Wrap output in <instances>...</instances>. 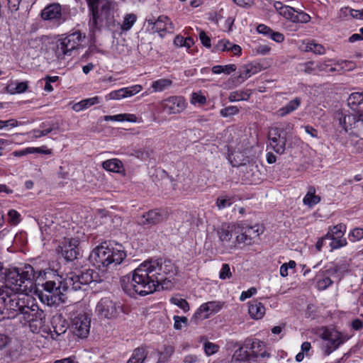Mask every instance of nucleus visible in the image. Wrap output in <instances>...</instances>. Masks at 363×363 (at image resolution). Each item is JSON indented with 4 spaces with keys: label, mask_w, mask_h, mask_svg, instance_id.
Masks as SVG:
<instances>
[{
    "label": "nucleus",
    "mask_w": 363,
    "mask_h": 363,
    "mask_svg": "<svg viewBox=\"0 0 363 363\" xmlns=\"http://www.w3.org/2000/svg\"><path fill=\"white\" fill-rule=\"evenodd\" d=\"M44 279L42 270H35L30 264L21 268H13L5 277V286L0 287V304L4 305L8 315L14 318L22 314L27 322L42 319L43 311L35 301L34 295L40 298L39 294L44 293L36 289L33 279Z\"/></svg>",
    "instance_id": "1"
},
{
    "label": "nucleus",
    "mask_w": 363,
    "mask_h": 363,
    "mask_svg": "<svg viewBox=\"0 0 363 363\" xmlns=\"http://www.w3.org/2000/svg\"><path fill=\"white\" fill-rule=\"evenodd\" d=\"M176 274L175 267L170 260L149 259L140 264L131 277L121 280L123 291L129 296H145L160 289L167 288V282Z\"/></svg>",
    "instance_id": "2"
},
{
    "label": "nucleus",
    "mask_w": 363,
    "mask_h": 363,
    "mask_svg": "<svg viewBox=\"0 0 363 363\" xmlns=\"http://www.w3.org/2000/svg\"><path fill=\"white\" fill-rule=\"evenodd\" d=\"M45 282L42 284L45 294H39L40 300L48 306L58 305L65 301L64 293L68 290H86L88 284L94 281V272L88 269L79 274L71 273L66 279L47 269L42 270Z\"/></svg>",
    "instance_id": "3"
},
{
    "label": "nucleus",
    "mask_w": 363,
    "mask_h": 363,
    "mask_svg": "<svg viewBox=\"0 0 363 363\" xmlns=\"http://www.w3.org/2000/svg\"><path fill=\"white\" fill-rule=\"evenodd\" d=\"M126 254L121 245L104 242L92 250L89 259L96 267L104 269L121 264Z\"/></svg>",
    "instance_id": "4"
},
{
    "label": "nucleus",
    "mask_w": 363,
    "mask_h": 363,
    "mask_svg": "<svg viewBox=\"0 0 363 363\" xmlns=\"http://www.w3.org/2000/svg\"><path fill=\"white\" fill-rule=\"evenodd\" d=\"M335 119L339 126L350 135L359 136L363 133L362 110H339L335 113Z\"/></svg>",
    "instance_id": "5"
},
{
    "label": "nucleus",
    "mask_w": 363,
    "mask_h": 363,
    "mask_svg": "<svg viewBox=\"0 0 363 363\" xmlns=\"http://www.w3.org/2000/svg\"><path fill=\"white\" fill-rule=\"evenodd\" d=\"M91 11L89 26L91 30L99 29L105 20H107L111 12L110 0H86Z\"/></svg>",
    "instance_id": "6"
},
{
    "label": "nucleus",
    "mask_w": 363,
    "mask_h": 363,
    "mask_svg": "<svg viewBox=\"0 0 363 363\" xmlns=\"http://www.w3.org/2000/svg\"><path fill=\"white\" fill-rule=\"evenodd\" d=\"M85 36L81 32L75 31L60 38L56 42L55 55L59 59L71 55L72 52L80 48Z\"/></svg>",
    "instance_id": "7"
},
{
    "label": "nucleus",
    "mask_w": 363,
    "mask_h": 363,
    "mask_svg": "<svg viewBox=\"0 0 363 363\" xmlns=\"http://www.w3.org/2000/svg\"><path fill=\"white\" fill-rule=\"evenodd\" d=\"M321 338L328 343L325 349L326 355L330 354L333 351L336 350L340 345L347 341L350 338V335L340 332L334 328H325L321 334Z\"/></svg>",
    "instance_id": "8"
},
{
    "label": "nucleus",
    "mask_w": 363,
    "mask_h": 363,
    "mask_svg": "<svg viewBox=\"0 0 363 363\" xmlns=\"http://www.w3.org/2000/svg\"><path fill=\"white\" fill-rule=\"evenodd\" d=\"M162 111L168 115H175L183 112L186 106V99L181 96H171L160 102Z\"/></svg>",
    "instance_id": "9"
},
{
    "label": "nucleus",
    "mask_w": 363,
    "mask_h": 363,
    "mask_svg": "<svg viewBox=\"0 0 363 363\" xmlns=\"http://www.w3.org/2000/svg\"><path fill=\"white\" fill-rule=\"evenodd\" d=\"M72 328L79 337H86L90 330V318L84 312H76L72 315Z\"/></svg>",
    "instance_id": "10"
},
{
    "label": "nucleus",
    "mask_w": 363,
    "mask_h": 363,
    "mask_svg": "<svg viewBox=\"0 0 363 363\" xmlns=\"http://www.w3.org/2000/svg\"><path fill=\"white\" fill-rule=\"evenodd\" d=\"M41 17L54 25L60 26L66 21L62 6L58 3H53L45 6L41 11Z\"/></svg>",
    "instance_id": "11"
},
{
    "label": "nucleus",
    "mask_w": 363,
    "mask_h": 363,
    "mask_svg": "<svg viewBox=\"0 0 363 363\" xmlns=\"http://www.w3.org/2000/svg\"><path fill=\"white\" fill-rule=\"evenodd\" d=\"M79 240L78 238H64L57 248V252L67 261H72L77 257L78 245Z\"/></svg>",
    "instance_id": "12"
},
{
    "label": "nucleus",
    "mask_w": 363,
    "mask_h": 363,
    "mask_svg": "<svg viewBox=\"0 0 363 363\" xmlns=\"http://www.w3.org/2000/svg\"><path fill=\"white\" fill-rule=\"evenodd\" d=\"M269 144L270 147L277 154L285 152L286 145V133L280 128H274L269 132Z\"/></svg>",
    "instance_id": "13"
},
{
    "label": "nucleus",
    "mask_w": 363,
    "mask_h": 363,
    "mask_svg": "<svg viewBox=\"0 0 363 363\" xmlns=\"http://www.w3.org/2000/svg\"><path fill=\"white\" fill-rule=\"evenodd\" d=\"M121 307L109 298H101L96 306V314L104 318L111 319L116 318Z\"/></svg>",
    "instance_id": "14"
},
{
    "label": "nucleus",
    "mask_w": 363,
    "mask_h": 363,
    "mask_svg": "<svg viewBox=\"0 0 363 363\" xmlns=\"http://www.w3.org/2000/svg\"><path fill=\"white\" fill-rule=\"evenodd\" d=\"M220 301H208L200 306L192 317V320L197 323L200 320L208 318L211 315L218 313L223 308Z\"/></svg>",
    "instance_id": "15"
},
{
    "label": "nucleus",
    "mask_w": 363,
    "mask_h": 363,
    "mask_svg": "<svg viewBox=\"0 0 363 363\" xmlns=\"http://www.w3.org/2000/svg\"><path fill=\"white\" fill-rule=\"evenodd\" d=\"M280 15L286 20L295 23H307L311 21V16L301 10H296L293 7H280Z\"/></svg>",
    "instance_id": "16"
},
{
    "label": "nucleus",
    "mask_w": 363,
    "mask_h": 363,
    "mask_svg": "<svg viewBox=\"0 0 363 363\" xmlns=\"http://www.w3.org/2000/svg\"><path fill=\"white\" fill-rule=\"evenodd\" d=\"M168 217L167 211L153 209L145 213L138 218L140 225H155L164 221Z\"/></svg>",
    "instance_id": "17"
},
{
    "label": "nucleus",
    "mask_w": 363,
    "mask_h": 363,
    "mask_svg": "<svg viewBox=\"0 0 363 363\" xmlns=\"http://www.w3.org/2000/svg\"><path fill=\"white\" fill-rule=\"evenodd\" d=\"M149 24H152V30L158 33L160 36L163 38L167 33H172L174 26L170 19L166 16H160L156 21L152 22L148 21Z\"/></svg>",
    "instance_id": "18"
},
{
    "label": "nucleus",
    "mask_w": 363,
    "mask_h": 363,
    "mask_svg": "<svg viewBox=\"0 0 363 363\" xmlns=\"http://www.w3.org/2000/svg\"><path fill=\"white\" fill-rule=\"evenodd\" d=\"M235 234L237 235L234 244L230 246V249H235L240 245H251L253 243V236L247 233L248 230H245L243 222L235 223Z\"/></svg>",
    "instance_id": "19"
},
{
    "label": "nucleus",
    "mask_w": 363,
    "mask_h": 363,
    "mask_svg": "<svg viewBox=\"0 0 363 363\" xmlns=\"http://www.w3.org/2000/svg\"><path fill=\"white\" fill-rule=\"evenodd\" d=\"M336 268H330L325 272H319L316 276V286L318 290H325L329 287L333 281L330 279V276H334L337 273Z\"/></svg>",
    "instance_id": "20"
},
{
    "label": "nucleus",
    "mask_w": 363,
    "mask_h": 363,
    "mask_svg": "<svg viewBox=\"0 0 363 363\" xmlns=\"http://www.w3.org/2000/svg\"><path fill=\"white\" fill-rule=\"evenodd\" d=\"M235 223H231L223 224L217 230L219 240L223 245L230 242L233 233H235Z\"/></svg>",
    "instance_id": "21"
},
{
    "label": "nucleus",
    "mask_w": 363,
    "mask_h": 363,
    "mask_svg": "<svg viewBox=\"0 0 363 363\" xmlns=\"http://www.w3.org/2000/svg\"><path fill=\"white\" fill-rule=\"evenodd\" d=\"M265 311L264 306L257 300L248 303V313L252 319H261L264 315Z\"/></svg>",
    "instance_id": "22"
},
{
    "label": "nucleus",
    "mask_w": 363,
    "mask_h": 363,
    "mask_svg": "<svg viewBox=\"0 0 363 363\" xmlns=\"http://www.w3.org/2000/svg\"><path fill=\"white\" fill-rule=\"evenodd\" d=\"M347 105L351 111H357L361 109L363 104V92H353L347 99Z\"/></svg>",
    "instance_id": "23"
},
{
    "label": "nucleus",
    "mask_w": 363,
    "mask_h": 363,
    "mask_svg": "<svg viewBox=\"0 0 363 363\" xmlns=\"http://www.w3.org/2000/svg\"><path fill=\"white\" fill-rule=\"evenodd\" d=\"M148 352L145 346L135 348L127 363H143L147 356Z\"/></svg>",
    "instance_id": "24"
},
{
    "label": "nucleus",
    "mask_w": 363,
    "mask_h": 363,
    "mask_svg": "<svg viewBox=\"0 0 363 363\" xmlns=\"http://www.w3.org/2000/svg\"><path fill=\"white\" fill-rule=\"evenodd\" d=\"M301 99L298 97L290 101L286 106L281 107L277 111L279 116L284 117L291 112L296 111L301 105Z\"/></svg>",
    "instance_id": "25"
},
{
    "label": "nucleus",
    "mask_w": 363,
    "mask_h": 363,
    "mask_svg": "<svg viewBox=\"0 0 363 363\" xmlns=\"http://www.w3.org/2000/svg\"><path fill=\"white\" fill-rule=\"evenodd\" d=\"M102 167L107 171L118 173L123 169V163L118 159H110L103 162Z\"/></svg>",
    "instance_id": "26"
},
{
    "label": "nucleus",
    "mask_w": 363,
    "mask_h": 363,
    "mask_svg": "<svg viewBox=\"0 0 363 363\" xmlns=\"http://www.w3.org/2000/svg\"><path fill=\"white\" fill-rule=\"evenodd\" d=\"M104 121H128L135 123L138 121V118L135 114L132 113H120L114 116H104Z\"/></svg>",
    "instance_id": "27"
},
{
    "label": "nucleus",
    "mask_w": 363,
    "mask_h": 363,
    "mask_svg": "<svg viewBox=\"0 0 363 363\" xmlns=\"http://www.w3.org/2000/svg\"><path fill=\"white\" fill-rule=\"evenodd\" d=\"M172 85V81L169 79L162 78L152 82L151 88L152 92H162L169 89Z\"/></svg>",
    "instance_id": "28"
},
{
    "label": "nucleus",
    "mask_w": 363,
    "mask_h": 363,
    "mask_svg": "<svg viewBox=\"0 0 363 363\" xmlns=\"http://www.w3.org/2000/svg\"><path fill=\"white\" fill-rule=\"evenodd\" d=\"M251 95V91L247 90H236L230 93L228 100L230 102L247 101Z\"/></svg>",
    "instance_id": "29"
},
{
    "label": "nucleus",
    "mask_w": 363,
    "mask_h": 363,
    "mask_svg": "<svg viewBox=\"0 0 363 363\" xmlns=\"http://www.w3.org/2000/svg\"><path fill=\"white\" fill-rule=\"evenodd\" d=\"M320 201V197L315 195V189L313 187L310 188L306 196L303 199V202L306 206L312 207Z\"/></svg>",
    "instance_id": "30"
},
{
    "label": "nucleus",
    "mask_w": 363,
    "mask_h": 363,
    "mask_svg": "<svg viewBox=\"0 0 363 363\" xmlns=\"http://www.w3.org/2000/svg\"><path fill=\"white\" fill-rule=\"evenodd\" d=\"M174 352V348L172 345H164L162 351L158 352L157 363L167 362Z\"/></svg>",
    "instance_id": "31"
},
{
    "label": "nucleus",
    "mask_w": 363,
    "mask_h": 363,
    "mask_svg": "<svg viewBox=\"0 0 363 363\" xmlns=\"http://www.w3.org/2000/svg\"><path fill=\"white\" fill-rule=\"evenodd\" d=\"M296 69L298 72L306 74H315L317 72L316 62L313 61H308L297 65Z\"/></svg>",
    "instance_id": "32"
},
{
    "label": "nucleus",
    "mask_w": 363,
    "mask_h": 363,
    "mask_svg": "<svg viewBox=\"0 0 363 363\" xmlns=\"http://www.w3.org/2000/svg\"><path fill=\"white\" fill-rule=\"evenodd\" d=\"M194 44V40L191 37L184 38L182 35H177L174 39V45L179 48H186L189 49Z\"/></svg>",
    "instance_id": "33"
},
{
    "label": "nucleus",
    "mask_w": 363,
    "mask_h": 363,
    "mask_svg": "<svg viewBox=\"0 0 363 363\" xmlns=\"http://www.w3.org/2000/svg\"><path fill=\"white\" fill-rule=\"evenodd\" d=\"M249 353L244 347L238 349L232 357V363H242L249 358Z\"/></svg>",
    "instance_id": "34"
},
{
    "label": "nucleus",
    "mask_w": 363,
    "mask_h": 363,
    "mask_svg": "<svg viewBox=\"0 0 363 363\" xmlns=\"http://www.w3.org/2000/svg\"><path fill=\"white\" fill-rule=\"evenodd\" d=\"M346 230V226L343 224H338L333 226L330 228L327 234L325 235V238L329 237H336V238H344V234Z\"/></svg>",
    "instance_id": "35"
},
{
    "label": "nucleus",
    "mask_w": 363,
    "mask_h": 363,
    "mask_svg": "<svg viewBox=\"0 0 363 363\" xmlns=\"http://www.w3.org/2000/svg\"><path fill=\"white\" fill-rule=\"evenodd\" d=\"M306 51L312 52L316 55H323L325 53V49L322 45L311 41L307 43Z\"/></svg>",
    "instance_id": "36"
},
{
    "label": "nucleus",
    "mask_w": 363,
    "mask_h": 363,
    "mask_svg": "<svg viewBox=\"0 0 363 363\" xmlns=\"http://www.w3.org/2000/svg\"><path fill=\"white\" fill-rule=\"evenodd\" d=\"M333 60L328 59L323 62H316L317 72H330L336 71V68L333 67Z\"/></svg>",
    "instance_id": "37"
},
{
    "label": "nucleus",
    "mask_w": 363,
    "mask_h": 363,
    "mask_svg": "<svg viewBox=\"0 0 363 363\" xmlns=\"http://www.w3.org/2000/svg\"><path fill=\"white\" fill-rule=\"evenodd\" d=\"M251 350L253 355L255 357L259 356L264 357L265 356V351L264 350V345L260 341L256 340L252 343Z\"/></svg>",
    "instance_id": "38"
},
{
    "label": "nucleus",
    "mask_w": 363,
    "mask_h": 363,
    "mask_svg": "<svg viewBox=\"0 0 363 363\" xmlns=\"http://www.w3.org/2000/svg\"><path fill=\"white\" fill-rule=\"evenodd\" d=\"M136 16L133 13L126 14L124 17L123 23L121 25V29L123 30H130L136 21Z\"/></svg>",
    "instance_id": "39"
},
{
    "label": "nucleus",
    "mask_w": 363,
    "mask_h": 363,
    "mask_svg": "<svg viewBox=\"0 0 363 363\" xmlns=\"http://www.w3.org/2000/svg\"><path fill=\"white\" fill-rule=\"evenodd\" d=\"M170 302L172 304L178 306L182 310H183L184 312H187L190 309L188 302L185 299L181 298V297H179V296L172 297L170 298Z\"/></svg>",
    "instance_id": "40"
},
{
    "label": "nucleus",
    "mask_w": 363,
    "mask_h": 363,
    "mask_svg": "<svg viewBox=\"0 0 363 363\" xmlns=\"http://www.w3.org/2000/svg\"><path fill=\"white\" fill-rule=\"evenodd\" d=\"M28 89V82H21L17 83L16 87L13 88L11 85H9L6 87V90L11 94H21L25 92Z\"/></svg>",
    "instance_id": "41"
},
{
    "label": "nucleus",
    "mask_w": 363,
    "mask_h": 363,
    "mask_svg": "<svg viewBox=\"0 0 363 363\" xmlns=\"http://www.w3.org/2000/svg\"><path fill=\"white\" fill-rule=\"evenodd\" d=\"M257 72V68L252 65H246L242 68L240 72V77L242 78V81L247 79L252 75Z\"/></svg>",
    "instance_id": "42"
},
{
    "label": "nucleus",
    "mask_w": 363,
    "mask_h": 363,
    "mask_svg": "<svg viewBox=\"0 0 363 363\" xmlns=\"http://www.w3.org/2000/svg\"><path fill=\"white\" fill-rule=\"evenodd\" d=\"M327 238L331 240L330 246L332 250L338 249L347 245V240L345 238H336V237H329Z\"/></svg>",
    "instance_id": "43"
},
{
    "label": "nucleus",
    "mask_w": 363,
    "mask_h": 363,
    "mask_svg": "<svg viewBox=\"0 0 363 363\" xmlns=\"http://www.w3.org/2000/svg\"><path fill=\"white\" fill-rule=\"evenodd\" d=\"M243 227L245 230H248L247 233H250L253 236V240L257 238L260 234L263 233V228L262 226L255 225L254 226H250L246 223H243Z\"/></svg>",
    "instance_id": "44"
},
{
    "label": "nucleus",
    "mask_w": 363,
    "mask_h": 363,
    "mask_svg": "<svg viewBox=\"0 0 363 363\" xmlns=\"http://www.w3.org/2000/svg\"><path fill=\"white\" fill-rule=\"evenodd\" d=\"M239 111V108L236 106H229L222 108L220 111V114L222 117L226 118L237 115Z\"/></svg>",
    "instance_id": "45"
},
{
    "label": "nucleus",
    "mask_w": 363,
    "mask_h": 363,
    "mask_svg": "<svg viewBox=\"0 0 363 363\" xmlns=\"http://www.w3.org/2000/svg\"><path fill=\"white\" fill-rule=\"evenodd\" d=\"M143 89V86L140 84H135L131 86L123 88L125 98L130 97L139 93Z\"/></svg>",
    "instance_id": "46"
},
{
    "label": "nucleus",
    "mask_w": 363,
    "mask_h": 363,
    "mask_svg": "<svg viewBox=\"0 0 363 363\" xmlns=\"http://www.w3.org/2000/svg\"><path fill=\"white\" fill-rule=\"evenodd\" d=\"M191 104L203 105L206 103V98L201 91L194 92L191 96Z\"/></svg>",
    "instance_id": "47"
},
{
    "label": "nucleus",
    "mask_w": 363,
    "mask_h": 363,
    "mask_svg": "<svg viewBox=\"0 0 363 363\" xmlns=\"http://www.w3.org/2000/svg\"><path fill=\"white\" fill-rule=\"evenodd\" d=\"M106 101L109 100H120L125 99L124 91L123 88L118 90L112 91L105 96Z\"/></svg>",
    "instance_id": "48"
},
{
    "label": "nucleus",
    "mask_w": 363,
    "mask_h": 363,
    "mask_svg": "<svg viewBox=\"0 0 363 363\" xmlns=\"http://www.w3.org/2000/svg\"><path fill=\"white\" fill-rule=\"evenodd\" d=\"M232 43L228 40L223 39L218 42V43L215 45L214 49L216 51H230V45Z\"/></svg>",
    "instance_id": "49"
},
{
    "label": "nucleus",
    "mask_w": 363,
    "mask_h": 363,
    "mask_svg": "<svg viewBox=\"0 0 363 363\" xmlns=\"http://www.w3.org/2000/svg\"><path fill=\"white\" fill-rule=\"evenodd\" d=\"M9 222L12 225H17L21 221V214L14 209H11L8 212Z\"/></svg>",
    "instance_id": "50"
},
{
    "label": "nucleus",
    "mask_w": 363,
    "mask_h": 363,
    "mask_svg": "<svg viewBox=\"0 0 363 363\" xmlns=\"http://www.w3.org/2000/svg\"><path fill=\"white\" fill-rule=\"evenodd\" d=\"M232 200L230 197L220 196L216 201V205L219 209H223L230 206L232 204Z\"/></svg>",
    "instance_id": "51"
},
{
    "label": "nucleus",
    "mask_w": 363,
    "mask_h": 363,
    "mask_svg": "<svg viewBox=\"0 0 363 363\" xmlns=\"http://www.w3.org/2000/svg\"><path fill=\"white\" fill-rule=\"evenodd\" d=\"M219 347L216 345L215 343L206 342L204 344V351L205 353L208 355H212L215 353H216L218 350Z\"/></svg>",
    "instance_id": "52"
},
{
    "label": "nucleus",
    "mask_w": 363,
    "mask_h": 363,
    "mask_svg": "<svg viewBox=\"0 0 363 363\" xmlns=\"http://www.w3.org/2000/svg\"><path fill=\"white\" fill-rule=\"evenodd\" d=\"M174 328L175 330H181L182 328V324L186 325L188 319L184 316L174 315Z\"/></svg>",
    "instance_id": "53"
},
{
    "label": "nucleus",
    "mask_w": 363,
    "mask_h": 363,
    "mask_svg": "<svg viewBox=\"0 0 363 363\" xmlns=\"http://www.w3.org/2000/svg\"><path fill=\"white\" fill-rule=\"evenodd\" d=\"M232 273L230 272V265L228 264H223L219 273V277L220 279H225L230 278Z\"/></svg>",
    "instance_id": "54"
},
{
    "label": "nucleus",
    "mask_w": 363,
    "mask_h": 363,
    "mask_svg": "<svg viewBox=\"0 0 363 363\" xmlns=\"http://www.w3.org/2000/svg\"><path fill=\"white\" fill-rule=\"evenodd\" d=\"M19 125V123L17 120L12 118L7 121L0 120V130L6 128H14Z\"/></svg>",
    "instance_id": "55"
},
{
    "label": "nucleus",
    "mask_w": 363,
    "mask_h": 363,
    "mask_svg": "<svg viewBox=\"0 0 363 363\" xmlns=\"http://www.w3.org/2000/svg\"><path fill=\"white\" fill-rule=\"evenodd\" d=\"M351 240L353 242L360 240L363 238V229L360 228H354L350 233Z\"/></svg>",
    "instance_id": "56"
},
{
    "label": "nucleus",
    "mask_w": 363,
    "mask_h": 363,
    "mask_svg": "<svg viewBox=\"0 0 363 363\" xmlns=\"http://www.w3.org/2000/svg\"><path fill=\"white\" fill-rule=\"evenodd\" d=\"M352 152L356 154L363 153V138H359L352 143Z\"/></svg>",
    "instance_id": "57"
},
{
    "label": "nucleus",
    "mask_w": 363,
    "mask_h": 363,
    "mask_svg": "<svg viewBox=\"0 0 363 363\" xmlns=\"http://www.w3.org/2000/svg\"><path fill=\"white\" fill-rule=\"evenodd\" d=\"M257 289L255 287H251L245 291H242L240 296V300L244 301L247 298L252 297L253 295L257 294Z\"/></svg>",
    "instance_id": "58"
},
{
    "label": "nucleus",
    "mask_w": 363,
    "mask_h": 363,
    "mask_svg": "<svg viewBox=\"0 0 363 363\" xmlns=\"http://www.w3.org/2000/svg\"><path fill=\"white\" fill-rule=\"evenodd\" d=\"M11 342V338L6 334L0 333V350L6 348Z\"/></svg>",
    "instance_id": "59"
},
{
    "label": "nucleus",
    "mask_w": 363,
    "mask_h": 363,
    "mask_svg": "<svg viewBox=\"0 0 363 363\" xmlns=\"http://www.w3.org/2000/svg\"><path fill=\"white\" fill-rule=\"evenodd\" d=\"M29 154L33 153H43L46 155L51 154V150L49 149H45V147H28V151Z\"/></svg>",
    "instance_id": "60"
},
{
    "label": "nucleus",
    "mask_w": 363,
    "mask_h": 363,
    "mask_svg": "<svg viewBox=\"0 0 363 363\" xmlns=\"http://www.w3.org/2000/svg\"><path fill=\"white\" fill-rule=\"evenodd\" d=\"M52 128H48L43 130L34 129L32 130V133L33 134V138H38L43 136H45L50 133L52 131Z\"/></svg>",
    "instance_id": "61"
},
{
    "label": "nucleus",
    "mask_w": 363,
    "mask_h": 363,
    "mask_svg": "<svg viewBox=\"0 0 363 363\" xmlns=\"http://www.w3.org/2000/svg\"><path fill=\"white\" fill-rule=\"evenodd\" d=\"M199 39L201 43L206 48H210L211 47V38L206 35L203 30H201L199 33Z\"/></svg>",
    "instance_id": "62"
},
{
    "label": "nucleus",
    "mask_w": 363,
    "mask_h": 363,
    "mask_svg": "<svg viewBox=\"0 0 363 363\" xmlns=\"http://www.w3.org/2000/svg\"><path fill=\"white\" fill-rule=\"evenodd\" d=\"M131 155L140 160H145L148 157L147 152L144 149L141 148L135 150Z\"/></svg>",
    "instance_id": "63"
},
{
    "label": "nucleus",
    "mask_w": 363,
    "mask_h": 363,
    "mask_svg": "<svg viewBox=\"0 0 363 363\" xmlns=\"http://www.w3.org/2000/svg\"><path fill=\"white\" fill-rule=\"evenodd\" d=\"M345 9L349 10V13L352 17L363 20V9L361 10H356L350 8H345Z\"/></svg>",
    "instance_id": "64"
}]
</instances>
